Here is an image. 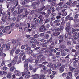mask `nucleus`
<instances>
[{
    "label": "nucleus",
    "mask_w": 79,
    "mask_h": 79,
    "mask_svg": "<svg viewBox=\"0 0 79 79\" xmlns=\"http://www.w3.org/2000/svg\"><path fill=\"white\" fill-rule=\"evenodd\" d=\"M78 16H79V15L78 14L76 15L74 17L75 19H77L78 18Z\"/></svg>",
    "instance_id": "51"
},
{
    "label": "nucleus",
    "mask_w": 79,
    "mask_h": 79,
    "mask_svg": "<svg viewBox=\"0 0 79 79\" xmlns=\"http://www.w3.org/2000/svg\"><path fill=\"white\" fill-rule=\"evenodd\" d=\"M51 71H52V70H51V69H49L48 70H48H45L44 71L45 73H47V72H49V74H50V73H51Z\"/></svg>",
    "instance_id": "45"
},
{
    "label": "nucleus",
    "mask_w": 79,
    "mask_h": 79,
    "mask_svg": "<svg viewBox=\"0 0 79 79\" xmlns=\"http://www.w3.org/2000/svg\"><path fill=\"white\" fill-rule=\"evenodd\" d=\"M13 65H14V64H13L12 62L11 63H10L9 64H8V67H9V68H11V66H12Z\"/></svg>",
    "instance_id": "38"
},
{
    "label": "nucleus",
    "mask_w": 79,
    "mask_h": 79,
    "mask_svg": "<svg viewBox=\"0 0 79 79\" xmlns=\"http://www.w3.org/2000/svg\"><path fill=\"white\" fill-rule=\"evenodd\" d=\"M59 22H60V20L57 19L54 21V23H58Z\"/></svg>",
    "instance_id": "60"
},
{
    "label": "nucleus",
    "mask_w": 79,
    "mask_h": 79,
    "mask_svg": "<svg viewBox=\"0 0 79 79\" xmlns=\"http://www.w3.org/2000/svg\"><path fill=\"white\" fill-rule=\"evenodd\" d=\"M14 73L16 76H20V75H21V73L19 71H16Z\"/></svg>",
    "instance_id": "8"
},
{
    "label": "nucleus",
    "mask_w": 79,
    "mask_h": 79,
    "mask_svg": "<svg viewBox=\"0 0 79 79\" xmlns=\"http://www.w3.org/2000/svg\"><path fill=\"white\" fill-rule=\"evenodd\" d=\"M63 4V3L62 2H60L59 4H57V5H59V6H61V5H62Z\"/></svg>",
    "instance_id": "64"
},
{
    "label": "nucleus",
    "mask_w": 79,
    "mask_h": 79,
    "mask_svg": "<svg viewBox=\"0 0 79 79\" xmlns=\"http://www.w3.org/2000/svg\"><path fill=\"white\" fill-rule=\"evenodd\" d=\"M38 61H39V59H36L35 62V65L38 63Z\"/></svg>",
    "instance_id": "41"
},
{
    "label": "nucleus",
    "mask_w": 79,
    "mask_h": 79,
    "mask_svg": "<svg viewBox=\"0 0 79 79\" xmlns=\"http://www.w3.org/2000/svg\"><path fill=\"white\" fill-rule=\"evenodd\" d=\"M40 4V2L37 1V2H34L32 3V5L33 6H35V5H39Z\"/></svg>",
    "instance_id": "12"
},
{
    "label": "nucleus",
    "mask_w": 79,
    "mask_h": 79,
    "mask_svg": "<svg viewBox=\"0 0 79 79\" xmlns=\"http://www.w3.org/2000/svg\"><path fill=\"white\" fill-rule=\"evenodd\" d=\"M31 18L32 19H33L34 20H35V19H36L37 18H36V16H34L33 15Z\"/></svg>",
    "instance_id": "46"
},
{
    "label": "nucleus",
    "mask_w": 79,
    "mask_h": 79,
    "mask_svg": "<svg viewBox=\"0 0 79 79\" xmlns=\"http://www.w3.org/2000/svg\"><path fill=\"white\" fill-rule=\"evenodd\" d=\"M72 1L68 2L66 3V4L68 6H72Z\"/></svg>",
    "instance_id": "13"
},
{
    "label": "nucleus",
    "mask_w": 79,
    "mask_h": 79,
    "mask_svg": "<svg viewBox=\"0 0 79 79\" xmlns=\"http://www.w3.org/2000/svg\"><path fill=\"white\" fill-rule=\"evenodd\" d=\"M20 55L19 56V57H21V56H23V55H25V53L23 52V53H21L19 54Z\"/></svg>",
    "instance_id": "49"
},
{
    "label": "nucleus",
    "mask_w": 79,
    "mask_h": 79,
    "mask_svg": "<svg viewBox=\"0 0 79 79\" xmlns=\"http://www.w3.org/2000/svg\"><path fill=\"white\" fill-rule=\"evenodd\" d=\"M17 59L18 56H15L13 60H12V63L13 64H16V63L17 62Z\"/></svg>",
    "instance_id": "3"
},
{
    "label": "nucleus",
    "mask_w": 79,
    "mask_h": 79,
    "mask_svg": "<svg viewBox=\"0 0 79 79\" xmlns=\"http://www.w3.org/2000/svg\"><path fill=\"white\" fill-rule=\"evenodd\" d=\"M50 8L51 10H52V11L54 12L55 11V8L53 7H51Z\"/></svg>",
    "instance_id": "47"
},
{
    "label": "nucleus",
    "mask_w": 79,
    "mask_h": 79,
    "mask_svg": "<svg viewBox=\"0 0 79 79\" xmlns=\"http://www.w3.org/2000/svg\"><path fill=\"white\" fill-rule=\"evenodd\" d=\"M5 29L7 31V30H8L10 29V26H7L5 28Z\"/></svg>",
    "instance_id": "43"
},
{
    "label": "nucleus",
    "mask_w": 79,
    "mask_h": 79,
    "mask_svg": "<svg viewBox=\"0 0 79 79\" xmlns=\"http://www.w3.org/2000/svg\"><path fill=\"white\" fill-rule=\"evenodd\" d=\"M10 44L9 43H8L7 44L6 46V48L7 49V50H6V51H7L8 50H9L10 49Z\"/></svg>",
    "instance_id": "19"
},
{
    "label": "nucleus",
    "mask_w": 79,
    "mask_h": 79,
    "mask_svg": "<svg viewBox=\"0 0 79 79\" xmlns=\"http://www.w3.org/2000/svg\"><path fill=\"white\" fill-rule=\"evenodd\" d=\"M7 78H10V77H11V75L10 74H8L7 75Z\"/></svg>",
    "instance_id": "50"
},
{
    "label": "nucleus",
    "mask_w": 79,
    "mask_h": 79,
    "mask_svg": "<svg viewBox=\"0 0 79 79\" xmlns=\"http://www.w3.org/2000/svg\"><path fill=\"white\" fill-rule=\"evenodd\" d=\"M25 32H28V28L27 27H25L24 29Z\"/></svg>",
    "instance_id": "56"
},
{
    "label": "nucleus",
    "mask_w": 79,
    "mask_h": 79,
    "mask_svg": "<svg viewBox=\"0 0 79 79\" xmlns=\"http://www.w3.org/2000/svg\"><path fill=\"white\" fill-rule=\"evenodd\" d=\"M45 56H43L40 59V60L41 61H44L45 60Z\"/></svg>",
    "instance_id": "32"
},
{
    "label": "nucleus",
    "mask_w": 79,
    "mask_h": 79,
    "mask_svg": "<svg viewBox=\"0 0 79 79\" xmlns=\"http://www.w3.org/2000/svg\"><path fill=\"white\" fill-rule=\"evenodd\" d=\"M44 77H45V75H41L40 76V79H44Z\"/></svg>",
    "instance_id": "39"
},
{
    "label": "nucleus",
    "mask_w": 79,
    "mask_h": 79,
    "mask_svg": "<svg viewBox=\"0 0 79 79\" xmlns=\"http://www.w3.org/2000/svg\"><path fill=\"white\" fill-rule=\"evenodd\" d=\"M30 61V59H28L27 60H25V62L24 63V68L25 69H27V68H28V63Z\"/></svg>",
    "instance_id": "2"
},
{
    "label": "nucleus",
    "mask_w": 79,
    "mask_h": 79,
    "mask_svg": "<svg viewBox=\"0 0 79 79\" xmlns=\"http://www.w3.org/2000/svg\"><path fill=\"white\" fill-rule=\"evenodd\" d=\"M47 42H45L44 43H42L41 44V45L44 47H47Z\"/></svg>",
    "instance_id": "22"
},
{
    "label": "nucleus",
    "mask_w": 79,
    "mask_h": 79,
    "mask_svg": "<svg viewBox=\"0 0 79 79\" xmlns=\"http://www.w3.org/2000/svg\"><path fill=\"white\" fill-rule=\"evenodd\" d=\"M14 69H15V66H12V67L10 68V70L11 71H13L14 70Z\"/></svg>",
    "instance_id": "40"
},
{
    "label": "nucleus",
    "mask_w": 79,
    "mask_h": 79,
    "mask_svg": "<svg viewBox=\"0 0 79 79\" xmlns=\"http://www.w3.org/2000/svg\"><path fill=\"white\" fill-rule=\"evenodd\" d=\"M73 35L77 37V35H78V33H77V32H75L73 34Z\"/></svg>",
    "instance_id": "28"
},
{
    "label": "nucleus",
    "mask_w": 79,
    "mask_h": 79,
    "mask_svg": "<svg viewBox=\"0 0 79 79\" xmlns=\"http://www.w3.org/2000/svg\"><path fill=\"white\" fill-rule=\"evenodd\" d=\"M44 8H45V6H42L41 7V8L40 9V11H42L44 9Z\"/></svg>",
    "instance_id": "31"
},
{
    "label": "nucleus",
    "mask_w": 79,
    "mask_h": 79,
    "mask_svg": "<svg viewBox=\"0 0 79 79\" xmlns=\"http://www.w3.org/2000/svg\"><path fill=\"white\" fill-rule=\"evenodd\" d=\"M53 35H54V36L57 37L58 35H60V32H53Z\"/></svg>",
    "instance_id": "14"
},
{
    "label": "nucleus",
    "mask_w": 79,
    "mask_h": 79,
    "mask_svg": "<svg viewBox=\"0 0 79 79\" xmlns=\"http://www.w3.org/2000/svg\"><path fill=\"white\" fill-rule=\"evenodd\" d=\"M51 19L49 17L47 19L45 22V23H48V22H50V21Z\"/></svg>",
    "instance_id": "21"
},
{
    "label": "nucleus",
    "mask_w": 79,
    "mask_h": 79,
    "mask_svg": "<svg viewBox=\"0 0 79 79\" xmlns=\"http://www.w3.org/2000/svg\"><path fill=\"white\" fill-rule=\"evenodd\" d=\"M29 68L30 70H32L33 69V67L31 66L30 65L29 66Z\"/></svg>",
    "instance_id": "54"
},
{
    "label": "nucleus",
    "mask_w": 79,
    "mask_h": 79,
    "mask_svg": "<svg viewBox=\"0 0 79 79\" xmlns=\"http://www.w3.org/2000/svg\"><path fill=\"white\" fill-rule=\"evenodd\" d=\"M67 55V53L65 51H64L61 53V55L62 56H64Z\"/></svg>",
    "instance_id": "18"
},
{
    "label": "nucleus",
    "mask_w": 79,
    "mask_h": 79,
    "mask_svg": "<svg viewBox=\"0 0 79 79\" xmlns=\"http://www.w3.org/2000/svg\"><path fill=\"white\" fill-rule=\"evenodd\" d=\"M34 44H39V42L37 41V40H35L33 41Z\"/></svg>",
    "instance_id": "34"
},
{
    "label": "nucleus",
    "mask_w": 79,
    "mask_h": 79,
    "mask_svg": "<svg viewBox=\"0 0 79 79\" xmlns=\"http://www.w3.org/2000/svg\"><path fill=\"white\" fill-rule=\"evenodd\" d=\"M27 0H25L23 2L22 5H26V4H27Z\"/></svg>",
    "instance_id": "23"
},
{
    "label": "nucleus",
    "mask_w": 79,
    "mask_h": 79,
    "mask_svg": "<svg viewBox=\"0 0 79 79\" xmlns=\"http://www.w3.org/2000/svg\"><path fill=\"white\" fill-rule=\"evenodd\" d=\"M20 52V50L19 49H17L16 50L15 52V53L16 54H18Z\"/></svg>",
    "instance_id": "44"
},
{
    "label": "nucleus",
    "mask_w": 79,
    "mask_h": 79,
    "mask_svg": "<svg viewBox=\"0 0 79 79\" xmlns=\"http://www.w3.org/2000/svg\"><path fill=\"white\" fill-rule=\"evenodd\" d=\"M49 56H52V51H50L49 53Z\"/></svg>",
    "instance_id": "62"
},
{
    "label": "nucleus",
    "mask_w": 79,
    "mask_h": 79,
    "mask_svg": "<svg viewBox=\"0 0 79 79\" xmlns=\"http://www.w3.org/2000/svg\"><path fill=\"white\" fill-rule=\"evenodd\" d=\"M2 32L3 33H6V32H7V31L5 28H4V29L2 30Z\"/></svg>",
    "instance_id": "59"
},
{
    "label": "nucleus",
    "mask_w": 79,
    "mask_h": 79,
    "mask_svg": "<svg viewBox=\"0 0 79 79\" xmlns=\"http://www.w3.org/2000/svg\"><path fill=\"white\" fill-rule=\"evenodd\" d=\"M39 30L40 32H44V28H43L42 27L40 28L39 29Z\"/></svg>",
    "instance_id": "29"
},
{
    "label": "nucleus",
    "mask_w": 79,
    "mask_h": 79,
    "mask_svg": "<svg viewBox=\"0 0 79 79\" xmlns=\"http://www.w3.org/2000/svg\"><path fill=\"white\" fill-rule=\"evenodd\" d=\"M49 37V35L48 34H46L45 35L44 39H47Z\"/></svg>",
    "instance_id": "27"
},
{
    "label": "nucleus",
    "mask_w": 79,
    "mask_h": 79,
    "mask_svg": "<svg viewBox=\"0 0 79 79\" xmlns=\"http://www.w3.org/2000/svg\"><path fill=\"white\" fill-rule=\"evenodd\" d=\"M3 48L1 47L0 48V54L3 53Z\"/></svg>",
    "instance_id": "35"
},
{
    "label": "nucleus",
    "mask_w": 79,
    "mask_h": 79,
    "mask_svg": "<svg viewBox=\"0 0 79 79\" xmlns=\"http://www.w3.org/2000/svg\"><path fill=\"white\" fill-rule=\"evenodd\" d=\"M34 37L35 39L36 38H37L38 37H39V35L35 34L34 36Z\"/></svg>",
    "instance_id": "55"
},
{
    "label": "nucleus",
    "mask_w": 79,
    "mask_h": 79,
    "mask_svg": "<svg viewBox=\"0 0 79 79\" xmlns=\"http://www.w3.org/2000/svg\"><path fill=\"white\" fill-rule=\"evenodd\" d=\"M65 68V66L64 65H62L60 67L59 70L63 72L64 71V68Z\"/></svg>",
    "instance_id": "11"
},
{
    "label": "nucleus",
    "mask_w": 79,
    "mask_h": 79,
    "mask_svg": "<svg viewBox=\"0 0 79 79\" xmlns=\"http://www.w3.org/2000/svg\"><path fill=\"white\" fill-rule=\"evenodd\" d=\"M69 19V20H73V17H70L69 16H67L65 19V20Z\"/></svg>",
    "instance_id": "17"
},
{
    "label": "nucleus",
    "mask_w": 79,
    "mask_h": 79,
    "mask_svg": "<svg viewBox=\"0 0 79 79\" xmlns=\"http://www.w3.org/2000/svg\"><path fill=\"white\" fill-rule=\"evenodd\" d=\"M12 3L13 4V5H15L16 6H18V0H12Z\"/></svg>",
    "instance_id": "4"
},
{
    "label": "nucleus",
    "mask_w": 79,
    "mask_h": 79,
    "mask_svg": "<svg viewBox=\"0 0 79 79\" xmlns=\"http://www.w3.org/2000/svg\"><path fill=\"white\" fill-rule=\"evenodd\" d=\"M7 16H6L4 17H2V18L1 19L2 20L3 22H4V23H5L6 22V19H7L8 18H7Z\"/></svg>",
    "instance_id": "9"
},
{
    "label": "nucleus",
    "mask_w": 79,
    "mask_h": 79,
    "mask_svg": "<svg viewBox=\"0 0 79 79\" xmlns=\"http://www.w3.org/2000/svg\"><path fill=\"white\" fill-rule=\"evenodd\" d=\"M38 18L40 19L41 22H42V21H43V19H42V15H40Z\"/></svg>",
    "instance_id": "26"
},
{
    "label": "nucleus",
    "mask_w": 79,
    "mask_h": 79,
    "mask_svg": "<svg viewBox=\"0 0 79 79\" xmlns=\"http://www.w3.org/2000/svg\"><path fill=\"white\" fill-rule=\"evenodd\" d=\"M60 48L61 49H64V48H66V45L64 44H62L60 45Z\"/></svg>",
    "instance_id": "7"
},
{
    "label": "nucleus",
    "mask_w": 79,
    "mask_h": 79,
    "mask_svg": "<svg viewBox=\"0 0 79 79\" xmlns=\"http://www.w3.org/2000/svg\"><path fill=\"white\" fill-rule=\"evenodd\" d=\"M67 45L69 46L71 45V42L70 41H68L67 43Z\"/></svg>",
    "instance_id": "52"
},
{
    "label": "nucleus",
    "mask_w": 79,
    "mask_h": 79,
    "mask_svg": "<svg viewBox=\"0 0 79 79\" xmlns=\"http://www.w3.org/2000/svg\"><path fill=\"white\" fill-rule=\"evenodd\" d=\"M7 15H9L8 20V21H10V14H11V13L10 12L8 11V10L7 11Z\"/></svg>",
    "instance_id": "16"
},
{
    "label": "nucleus",
    "mask_w": 79,
    "mask_h": 79,
    "mask_svg": "<svg viewBox=\"0 0 79 79\" xmlns=\"http://www.w3.org/2000/svg\"><path fill=\"white\" fill-rule=\"evenodd\" d=\"M25 78L26 79H27V78H29L30 77V75H28V74H25Z\"/></svg>",
    "instance_id": "24"
},
{
    "label": "nucleus",
    "mask_w": 79,
    "mask_h": 79,
    "mask_svg": "<svg viewBox=\"0 0 79 79\" xmlns=\"http://www.w3.org/2000/svg\"><path fill=\"white\" fill-rule=\"evenodd\" d=\"M77 1H75L73 2L72 4V6H76V5L77 4Z\"/></svg>",
    "instance_id": "20"
},
{
    "label": "nucleus",
    "mask_w": 79,
    "mask_h": 79,
    "mask_svg": "<svg viewBox=\"0 0 79 79\" xmlns=\"http://www.w3.org/2000/svg\"><path fill=\"white\" fill-rule=\"evenodd\" d=\"M60 31H63V29L64 28V27L63 26H62V25H61L60 26Z\"/></svg>",
    "instance_id": "57"
},
{
    "label": "nucleus",
    "mask_w": 79,
    "mask_h": 79,
    "mask_svg": "<svg viewBox=\"0 0 79 79\" xmlns=\"http://www.w3.org/2000/svg\"><path fill=\"white\" fill-rule=\"evenodd\" d=\"M63 36L62 35H60L59 36V39H60V40L63 39Z\"/></svg>",
    "instance_id": "53"
},
{
    "label": "nucleus",
    "mask_w": 79,
    "mask_h": 79,
    "mask_svg": "<svg viewBox=\"0 0 79 79\" xmlns=\"http://www.w3.org/2000/svg\"><path fill=\"white\" fill-rule=\"evenodd\" d=\"M32 76H33V79H39V75L38 74H36Z\"/></svg>",
    "instance_id": "5"
},
{
    "label": "nucleus",
    "mask_w": 79,
    "mask_h": 79,
    "mask_svg": "<svg viewBox=\"0 0 79 79\" xmlns=\"http://www.w3.org/2000/svg\"><path fill=\"white\" fill-rule=\"evenodd\" d=\"M79 54V52H77L74 55V56L75 57H76V56H77V55Z\"/></svg>",
    "instance_id": "48"
},
{
    "label": "nucleus",
    "mask_w": 79,
    "mask_h": 79,
    "mask_svg": "<svg viewBox=\"0 0 79 79\" xmlns=\"http://www.w3.org/2000/svg\"><path fill=\"white\" fill-rule=\"evenodd\" d=\"M36 24H39L40 23V20L39 19H37L35 21Z\"/></svg>",
    "instance_id": "37"
},
{
    "label": "nucleus",
    "mask_w": 79,
    "mask_h": 79,
    "mask_svg": "<svg viewBox=\"0 0 79 79\" xmlns=\"http://www.w3.org/2000/svg\"><path fill=\"white\" fill-rule=\"evenodd\" d=\"M31 26L33 28V29H35L37 28V27H36V25L33 24L31 25Z\"/></svg>",
    "instance_id": "25"
},
{
    "label": "nucleus",
    "mask_w": 79,
    "mask_h": 79,
    "mask_svg": "<svg viewBox=\"0 0 79 79\" xmlns=\"http://www.w3.org/2000/svg\"><path fill=\"white\" fill-rule=\"evenodd\" d=\"M6 56V55L5 54V53H3V52H2V53H1L0 54V56Z\"/></svg>",
    "instance_id": "36"
},
{
    "label": "nucleus",
    "mask_w": 79,
    "mask_h": 79,
    "mask_svg": "<svg viewBox=\"0 0 79 79\" xmlns=\"http://www.w3.org/2000/svg\"><path fill=\"white\" fill-rule=\"evenodd\" d=\"M25 51L28 54H31V55L33 54L32 51L31 50V47H27L25 49Z\"/></svg>",
    "instance_id": "1"
},
{
    "label": "nucleus",
    "mask_w": 79,
    "mask_h": 79,
    "mask_svg": "<svg viewBox=\"0 0 79 79\" xmlns=\"http://www.w3.org/2000/svg\"><path fill=\"white\" fill-rule=\"evenodd\" d=\"M2 69L4 71H6V70H8V68L7 67L5 66H4L2 68Z\"/></svg>",
    "instance_id": "30"
},
{
    "label": "nucleus",
    "mask_w": 79,
    "mask_h": 79,
    "mask_svg": "<svg viewBox=\"0 0 79 79\" xmlns=\"http://www.w3.org/2000/svg\"><path fill=\"white\" fill-rule=\"evenodd\" d=\"M3 74L4 75H6L7 74V72L5 70H4L3 71Z\"/></svg>",
    "instance_id": "61"
},
{
    "label": "nucleus",
    "mask_w": 79,
    "mask_h": 79,
    "mask_svg": "<svg viewBox=\"0 0 79 79\" xmlns=\"http://www.w3.org/2000/svg\"><path fill=\"white\" fill-rule=\"evenodd\" d=\"M70 29V26H67V27H66L65 29L66 32L68 33V35L69 34V29Z\"/></svg>",
    "instance_id": "10"
},
{
    "label": "nucleus",
    "mask_w": 79,
    "mask_h": 79,
    "mask_svg": "<svg viewBox=\"0 0 79 79\" xmlns=\"http://www.w3.org/2000/svg\"><path fill=\"white\" fill-rule=\"evenodd\" d=\"M54 12L52 11L51 14L50 15V16L52 17H53L54 16H56V13L53 12Z\"/></svg>",
    "instance_id": "15"
},
{
    "label": "nucleus",
    "mask_w": 79,
    "mask_h": 79,
    "mask_svg": "<svg viewBox=\"0 0 79 79\" xmlns=\"http://www.w3.org/2000/svg\"><path fill=\"white\" fill-rule=\"evenodd\" d=\"M44 35L45 34H44V33H42L39 34V35L40 36V37H43V36H44Z\"/></svg>",
    "instance_id": "58"
},
{
    "label": "nucleus",
    "mask_w": 79,
    "mask_h": 79,
    "mask_svg": "<svg viewBox=\"0 0 79 79\" xmlns=\"http://www.w3.org/2000/svg\"><path fill=\"white\" fill-rule=\"evenodd\" d=\"M57 64V66L58 67H60L61 66V63L58 62Z\"/></svg>",
    "instance_id": "42"
},
{
    "label": "nucleus",
    "mask_w": 79,
    "mask_h": 79,
    "mask_svg": "<svg viewBox=\"0 0 79 79\" xmlns=\"http://www.w3.org/2000/svg\"><path fill=\"white\" fill-rule=\"evenodd\" d=\"M61 15L63 16H66L67 15V13L66 12H65L64 13H63Z\"/></svg>",
    "instance_id": "63"
},
{
    "label": "nucleus",
    "mask_w": 79,
    "mask_h": 79,
    "mask_svg": "<svg viewBox=\"0 0 79 79\" xmlns=\"http://www.w3.org/2000/svg\"><path fill=\"white\" fill-rule=\"evenodd\" d=\"M72 33V31L71 30H70L69 31V35L68 32L67 34V36L69 38V39H71L72 37V36H71V34Z\"/></svg>",
    "instance_id": "6"
},
{
    "label": "nucleus",
    "mask_w": 79,
    "mask_h": 79,
    "mask_svg": "<svg viewBox=\"0 0 79 79\" xmlns=\"http://www.w3.org/2000/svg\"><path fill=\"white\" fill-rule=\"evenodd\" d=\"M26 60V55H25L23 56L22 57V61H24V60Z\"/></svg>",
    "instance_id": "33"
}]
</instances>
